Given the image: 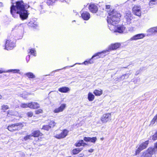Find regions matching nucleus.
Wrapping results in <instances>:
<instances>
[{
    "label": "nucleus",
    "instance_id": "11",
    "mask_svg": "<svg viewBox=\"0 0 157 157\" xmlns=\"http://www.w3.org/2000/svg\"><path fill=\"white\" fill-rule=\"evenodd\" d=\"M89 8L92 13H96L98 10V8L97 5L94 4H91L89 5Z\"/></svg>",
    "mask_w": 157,
    "mask_h": 157
},
{
    "label": "nucleus",
    "instance_id": "17",
    "mask_svg": "<svg viewBox=\"0 0 157 157\" xmlns=\"http://www.w3.org/2000/svg\"><path fill=\"white\" fill-rule=\"evenodd\" d=\"M125 28L124 25H121L118 26L114 32H118L119 33H123L125 30Z\"/></svg>",
    "mask_w": 157,
    "mask_h": 157
},
{
    "label": "nucleus",
    "instance_id": "12",
    "mask_svg": "<svg viewBox=\"0 0 157 157\" xmlns=\"http://www.w3.org/2000/svg\"><path fill=\"white\" fill-rule=\"evenodd\" d=\"M144 34L143 33H140L136 35L131 38L130 40H137L141 39L143 38L144 37Z\"/></svg>",
    "mask_w": 157,
    "mask_h": 157
},
{
    "label": "nucleus",
    "instance_id": "27",
    "mask_svg": "<svg viewBox=\"0 0 157 157\" xmlns=\"http://www.w3.org/2000/svg\"><path fill=\"white\" fill-rule=\"evenodd\" d=\"M157 121V114L155 116L153 119L151 121L150 123V124L153 125L154 124L155 122Z\"/></svg>",
    "mask_w": 157,
    "mask_h": 157
},
{
    "label": "nucleus",
    "instance_id": "55",
    "mask_svg": "<svg viewBox=\"0 0 157 157\" xmlns=\"http://www.w3.org/2000/svg\"><path fill=\"white\" fill-rule=\"evenodd\" d=\"M1 97V96L0 95V98Z\"/></svg>",
    "mask_w": 157,
    "mask_h": 157
},
{
    "label": "nucleus",
    "instance_id": "31",
    "mask_svg": "<svg viewBox=\"0 0 157 157\" xmlns=\"http://www.w3.org/2000/svg\"><path fill=\"white\" fill-rule=\"evenodd\" d=\"M51 128L50 126L49 125H44L42 128V129L45 130H46L48 131Z\"/></svg>",
    "mask_w": 157,
    "mask_h": 157
},
{
    "label": "nucleus",
    "instance_id": "1",
    "mask_svg": "<svg viewBox=\"0 0 157 157\" xmlns=\"http://www.w3.org/2000/svg\"><path fill=\"white\" fill-rule=\"evenodd\" d=\"M16 4L12 5L10 7V12L13 17L16 18L18 14L22 20L27 19L29 13L27 9L29 7V6L25 4L22 1L16 2Z\"/></svg>",
    "mask_w": 157,
    "mask_h": 157
},
{
    "label": "nucleus",
    "instance_id": "6",
    "mask_svg": "<svg viewBox=\"0 0 157 157\" xmlns=\"http://www.w3.org/2000/svg\"><path fill=\"white\" fill-rule=\"evenodd\" d=\"M111 120V113H106L103 115L101 117V120L103 123H106Z\"/></svg>",
    "mask_w": 157,
    "mask_h": 157
},
{
    "label": "nucleus",
    "instance_id": "13",
    "mask_svg": "<svg viewBox=\"0 0 157 157\" xmlns=\"http://www.w3.org/2000/svg\"><path fill=\"white\" fill-rule=\"evenodd\" d=\"M124 18L127 22L128 23H130L132 19V14L129 12H127L126 13Z\"/></svg>",
    "mask_w": 157,
    "mask_h": 157
},
{
    "label": "nucleus",
    "instance_id": "46",
    "mask_svg": "<svg viewBox=\"0 0 157 157\" xmlns=\"http://www.w3.org/2000/svg\"><path fill=\"white\" fill-rule=\"evenodd\" d=\"M139 73V71H137L136 72V74H135V75H137Z\"/></svg>",
    "mask_w": 157,
    "mask_h": 157
},
{
    "label": "nucleus",
    "instance_id": "35",
    "mask_svg": "<svg viewBox=\"0 0 157 157\" xmlns=\"http://www.w3.org/2000/svg\"><path fill=\"white\" fill-rule=\"evenodd\" d=\"M33 136L31 135H27L24 137V139L26 141L29 139H31V138Z\"/></svg>",
    "mask_w": 157,
    "mask_h": 157
},
{
    "label": "nucleus",
    "instance_id": "49",
    "mask_svg": "<svg viewBox=\"0 0 157 157\" xmlns=\"http://www.w3.org/2000/svg\"><path fill=\"white\" fill-rule=\"evenodd\" d=\"M42 6H42V5H40V7L41 8V9H43V8Z\"/></svg>",
    "mask_w": 157,
    "mask_h": 157
},
{
    "label": "nucleus",
    "instance_id": "53",
    "mask_svg": "<svg viewBox=\"0 0 157 157\" xmlns=\"http://www.w3.org/2000/svg\"><path fill=\"white\" fill-rule=\"evenodd\" d=\"M2 3L0 2V6H1L2 5Z\"/></svg>",
    "mask_w": 157,
    "mask_h": 157
},
{
    "label": "nucleus",
    "instance_id": "8",
    "mask_svg": "<svg viewBox=\"0 0 157 157\" xmlns=\"http://www.w3.org/2000/svg\"><path fill=\"white\" fill-rule=\"evenodd\" d=\"M140 7V6L135 5L132 8V10L133 13L138 16H140L141 15Z\"/></svg>",
    "mask_w": 157,
    "mask_h": 157
},
{
    "label": "nucleus",
    "instance_id": "54",
    "mask_svg": "<svg viewBox=\"0 0 157 157\" xmlns=\"http://www.w3.org/2000/svg\"><path fill=\"white\" fill-rule=\"evenodd\" d=\"M10 111H9L8 112V114L9 113H10Z\"/></svg>",
    "mask_w": 157,
    "mask_h": 157
},
{
    "label": "nucleus",
    "instance_id": "52",
    "mask_svg": "<svg viewBox=\"0 0 157 157\" xmlns=\"http://www.w3.org/2000/svg\"><path fill=\"white\" fill-rule=\"evenodd\" d=\"M125 78H127L128 77H127V75H125Z\"/></svg>",
    "mask_w": 157,
    "mask_h": 157
},
{
    "label": "nucleus",
    "instance_id": "21",
    "mask_svg": "<svg viewBox=\"0 0 157 157\" xmlns=\"http://www.w3.org/2000/svg\"><path fill=\"white\" fill-rule=\"evenodd\" d=\"M33 136L37 137H38L39 136H42V134L39 131L36 130L35 131H33L32 132Z\"/></svg>",
    "mask_w": 157,
    "mask_h": 157
},
{
    "label": "nucleus",
    "instance_id": "24",
    "mask_svg": "<svg viewBox=\"0 0 157 157\" xmlns=\"http://www.w3.org/2000/svg\"><path fill=\"white\" fill-rule=\"evenodd\" d=\"M94 93L96 96H100L102 93V91L100 90H95L94 92Z\"/></svg>",
    "mask_w": 157,
    "mask_h": 157
},
{
    "label": "nucleus",
    "instance_id": "29",
    "mask_svg": "<svg viewBox=\"0 0 157 157\" xmlns=\"http://www.w3.org/2000/svg\"><path fill=\"white\" fill-rule=\"evenodd\" d=\"M56 124V123L53 121H51L49 122V125L51 128L54 127Z\"/></svg>",
    "mask_w": 157,
    "mask_h": 157
},
{
    "label": "nucleus",
    "instance_id": "10",
    "mask_svg": "<svg viewBox=\"0 0 157 157\" xmlns=\"http://www.w3.org/2000/svg\"><path fill=\"white\" fill-rule=\"evenodd\" d=\"M149 141L148 140H147L144 143H143L141 144L139 147L138 148L137 150H136V152L139 153L140 152L141 150L147 147L149 144Z\"/></svg>",
    "mask_w": 157,
    "mask_h": 157
},
{
    "label": "nucleus",
    "instance_id": "5",
    "mask_svg": "<svg viewBox=\"0 0 157 157\" xmlns=\"http://www.w3.org/2000/svg\"><path fill=\"white\" fill-rule=\"evenodd\" d=\"M24 126L23 124L21 123H16L13 124L9 125L7 128L8 130L11 131L19 130L21 129Z\"/></svg>",
    "mask_w": 157,
    "mask_h": 157
},
{
    "label": "nucleus",
    "instance_id": "47",
    "mask_svg": "<svg viewBox=\"0 0 157 157\" xmlns=\"http://www.w3.org/2000/svg\"><path fill=\"white\" fill-rule=\"evenodd\" d=\"M4 72V71H2V70H0V74Z\"/></svg>",
    "mask_w": 157,
    "mask_h": 157
},
{
    "label": "nucleus",
    "instance_id": "7",
    "mask_svg": "<svg viewBox=\"0 0 157 157\" xmlns=\"http://www.w3.org/2000/svg\"><path fill=\"white\" fill-rule=\"evenodd\" d=\"M156 151L153 147H150L144 154L143 156L144 157H149L153 154Z\"/></svg>",
    "mask_w": 157,
    "mask_h": 157
},
{
    "label": "nucleus",
    "instance_id": "45",
    "mask_svg": "<svg viewBox=\"0 0 157 157\" xmlns=\"http://www.w3.org/2000/svg\"><path fill=\"white\" fill-rule=\"evenodd\" d=\"M88 100L90 101H93L94 99H88Z\"/></svg>",
    "mask_w": 157,
    "mask_h": 157
},
{
    "label": "nucleus",
    "instance_id": "56",
    "mask_svg": "<svg viewBox=\"0 0 157 157\" xmlns=\"http://www.w3.org/2000/svg\"><path fill=\"white\" fill-rule=\"evenodd\" d=\"M56 70V71H58V70Z\"/></svg>",
    "mask_w": 157,
    "mask_h": 157
},
{
    "label": "nucleus",
    "instance_id": "38",
    "mask_svg": "<svg viewBox=\"0 0 157 157\" xmlns=\"http://www.w3.org/2000/svg\"><path fill=\"white\" fill-rule=\"evenodd\" d=\"M42 112L43 110L41 109H39L35 111V113L36 114H39L40 113H42Z\"/></svg>",
    "mask_w": 157,
    "mask_h": 157
},
{
    "label": "nucleus",
    "instance_id": "42",
    "mask_svg": "<svg viewBox=\"0 0 157 157\" xmlns=\"http://www.w3.org/2000/svg\"><path fill=\"white\" fill-rule=\"evenodd\" d=\"M111 6L110 5H106V9H109L110 8Z\"/></svg>",
    "mask_w": 157,
    "mask_h": 157
},
{
    "label": "nucleus",
    "instance_id": "28",
    "mask_svg": "<svg viewBox=\"0 0 157 157\" xmlns=\"http://www.w3.org/2000/svg\"><path fill=\"white\" fill-rule=\"evenodd\" d=\"M46 2L48 5H52L56 1V0H46Z\"/></svg>",
    "mask_w": 157,
    "mask_h": 157
},
{
    "label": "nucleus",
    "instance_id": "23",
    "mask_svg": "<svg viewBox=\"0 0 157 157\" xmlns=\"http://www.w3.org/2000/svg\"><path fill=\"white\" fill-rule=\"evenodd\" d=\"M86 145V144L84 143L83 140H80L78 143L76 144V146L77 147H80L81 146H84Z\"/></svg>",
    "mask_w": 157,
    "mask_h": 157
},
{
    "label": "nucleus",
    "instance_id": "26",
    "mask_svg": "<svg viewBox=\"0 0 157 157\" xmlns=\"http://www.w3.org/2000/svg\"><path fill=\"white\" fill-rule=\"evenodd\" d=\"M157 121V114L155 116L153 119L151 121L150 123V124L153 125L154 124L155 122Z\"/></svg>",
    "mask_w": 157,
    "mask_h": 157
},
{
    "label": "nucleus",
    "instance_id": "43",
    "mask_svg": "<svg viewBox=\"0 0 157 157\" xmlns=\"http://www.w3.org/2000/svg\"><path fill=\"white\" fill-rule=\"evenodd\" d=\"M94 149H90L88 150V151L90 152H92L94 151Z\"/></svg>",
    "mask_w": 157,
    "mask_h": 157
},
{
    "label": "nucleus",
    "instance_id": "50",
    "mask_svg": "<svg viewBox=\"0 0 157 157\" xmlns=\"http://www.w3.org/2000/svg\"><path fill=\"white\" fill-rule=\"evenodd\" d=\"M59 1H61V2H63L64 0H59Z\"/></svg>",
    "mask_w": 157,
    "mask_h": 157
},
{
    "label": "nucleus",
    "instance_id": "30",
    "mask_svg": "<svg viewBox=\"0 0 157 157\" xmlns=\"http://www.w3.org/2000/svg\"><path fill=\"white\" fill-rule=\"evenodd\" d=\"M19 70L18 69H11L8 70L6 72H12L13 73H17L19 71Z\"/></svg>",
    "mask_w": 157,
    "mask_h": 157
},
{
    "label": "nucleus",
    "instance_id": "15",
    "mask_svg": "<svg viewBox=\"0 0 157 157\" xmlns=\"http://www.w3.org/2000/svg\"><path fill=\"white\" fill-rule=\"evenodd\" d=\"M29 108L34 109H37L40 107L39 105L35 102L29 103Z\"/></svg>",
    "mask_w": 157,
    "mask_h": 157
},
{
    "label": "nucleus",
    "instance_id": "22",
    "mask_svg": "<svg viewBox=\"0 0 157 157\" xmlns=\"http://www.w3.org/2000/svg\"><path fill=\"white\" fill-rule=\"evenodd\" d=\"M83 149V147L77 148L74 149L72 151V153L74 154H76L81 151Z\"/></svg>",
    "mask_w": 157,
    "mask_h": 157
},
{
    "label": "nucleus",
    "instance_id": "9",
    "mask_svg": "<svg viewBox=\"0 0 157 157\" xmlns=\"http://www.w3.org/2000/svg\"><path fill=\"white\" fill-rule=\"evenodd\" d=\"M15 44L14 43L9 40H7L6 43L5 49L7 50L12 49L15 46Z\"/></svg>",
    "mask_w": 157,
    "mask_h": 157
},
{
    "label": "nucleus",
    "instance_id": "37",
    "mask_svg": "<svg viewBox=\"0 0 157 157\" xmlns=\"http://www.w3.org/2000/svg\"><path fill=\"white\" fill-rule=\"evenodd\" d=\"M152 139L154 140H157V132L153 136Z\"/></svg>",
    "mask_w": 157,
    "mask_h": 157
},
{
    "label": "nucleus",
    "instance_id": "33",
    "mask_svg": "<svg viewBox=\"0 0 157 157\" xmlns=\"http://www.w3.org/2000/svg\"><path fill=\"white\" fill-rule=\"evenodd\" d=\"M130 74L126 73L124 75H122L120 77V78L122 80H123L125 78V75H127V77H128Z\"/></svg>",
    "mask_w": 157,
    "mask_h": 157
},
{
    "label": "nucleus",
    "instance_id": "14",
    "mask_svg": "<svg viewBox=\"0 0 157 157\" xmlns=\"http://www.w3.org/2000/svg\"><path fill=\"white\" fill-rule=\"evenodd\" d=\"M66 107V104H63L61 105L59 107L55 109L54 112L55 113H58L60 112H62Z\"/></svg>",
    "mask_w": 157,
    "mask_h": 157
},
{
    "label": "nucleus",
    "instance_id": "16",
    "mask_svg": "<svg viewBox=\"0 0 157 157\" xmlns=\"http://www.w3.org/2000/svg\"><path fill=\"white\" fill-rule=\"evenodd\" d=\"M83 140L84 141L86 142H91L93 143H95L97 139L96 137H93L91 138L90 137H84Z\"/></svg>",
    "mask_w": 157,
    "mask_h": 157
},
{
    "label": "nucleus",
    "instance_id": "32",
    "mask_svg": "<svg viewBox=\"0 0 157 157\" xmlns=\"http://www.w3.org/2000/svg\"><path fill=\"white\" fill-rule=\"evenodd\" d=\"M20 106L23 108L29 107V103L22 104Z\"/></svg>",
    "mask_w": 157,
    "mask_h": 157
},
{
    "label": "nucleus",
    "instance_id": "40",
    "mask_svg": "<svg viewBox=\"0 0 157 157\" xmlns=\"http://www.w3.org/2000/svg\"><path fill=\"white\" fill-rule=\"evenodd\" d=\"M33 115V113L32 112H28L27 113V115L29 117H32Z\"/></svg>",
    "mask_w": 157,
    "mask_h": 157
},
{
    "label": "nucleus",
    "instance_id": "25",
    "mask_svg": "<svg viewBox=\"0 0 157 157\" xmlns=\"http://www.w3.org/2000/svg\"><path fill=\"white\" fill-rule=\"evenodd\" d=\"M25 75L29 78H35V76L31 72H29L27 73Z\"/></svg>",
    "mask_w": 157,
    "mask_h": 157
},
{
    "label": "nucleus",
    "instance_id": "39",
    "mask_svg": "<svg viewBox=\"0 0 157 157\" xmlns=\"http://www.w3.org/2000/svg\"><path fill=\"white\" fill-rule=\"evenodd\" d=\"M35 51L33 49H31L30 50L29 52L31 54L34 56H35Z\"/></svg>",
    "mask_w": 157,
    "mask_h": 157
},
{
    "label": "nucleus",
    "instance_id": "57",
    "mask_svg": "<svg viewBox=\"0 0 157 157\" xmlns=\"http://www.w3.org/2000/svg\"><path fill=\"white\" fill-rule=\"evenodd\" d=\"M134 1H135V0H133Z\"/></svg>",
    "mask_w": 157,
    "mask_h": 157
},
{
    "label": "nucleus",
    "instance_id": "58",
    "mask_svg": "<svg viewBox=\"0 0 157 157\" xmlns=\"http://www.w3.org/2000/svg\"><path fill=\"white\" fill-rule=\"evenodd\" d=\"M56 1H57V0H56Z\"/></svg>",
    "mask_w": 157,
    "mask_h": 157
},
{
    "label": "nucleus",
    "instance_id": "48",
    "mask_svg": "<svg viewBox=\"0 0 157 157\" xmlns=\"http://www.w3.org/2000/svg\"><path fill=\"white\" fill-rule=\"evenodd\" d=\"M73 12H74L75 13H76V15L77 14V12H76L75 10H73Z\"/></svg>",
    "mask_w": 157,
    "mask_h": 157
},
{
    "label": "nucleus",
    "instance_id": "36",
    "mask_svg": "<svg viewBox=\"0 0 157 157\" xmlns=\"http://www.w3.org/2000/svg\"><path fill=\"white\" fill-rule=\"evenodd\" d=\"M94 95L91 93H89L88 94V98H94Z\"/></svg>",
    "mask_w": 157,
    "mask_h": 157
},
{
    "label": "nucleus",
    "instance_id": "2",
    "mask_svg": "<svg viewBox=\"0 0 157 157\" xmlns=\"http://www.w3.org/2000/svg\"><path fill=\"white\" fill-rule=\"evenodd\" d=\"M121 45V44L119 43H116L113 44H111L109 47L108 50L103 51L102 52H99L96 53L88 61L86 60L84 62V64L86 65L88 64H91L94 62L92 59L95 57H97L96 59L100 58H103L105 56V53L108 52L110 50H115L119 48Z\"/></svg>",
    "mask_w": 157,
    "mask_h": 157
},
{
    "label": "nucleus",
    "instance_id": "20",
    "mask_svg": "<svg viewBox=\"0 0 157 157\" xmlns=\"http://www.w3.org/2000/svg\"><path fill=\"white\" fill-rule=\"evenodd\" d=\"M70 90V89L67 87H62L58 89V90L62 93H67Z\"/></svg>",
    "mask_w": 157,
    "mask_h": 157
},
{
    "label": "nucleus",
    "instance_id": "19",
    "mask_svg": "<svg viewBox=\"0 0 157 157\" xmlns=\"http://www.w3.org/2000/svg\"><path fill=\"white\" fill-rule=\"evenodd\" d=\"M147 32L151 33L153 34H156L157 33V27H152L148 29Z\"/></svg>",
    "mask_w": 157,
    "mask_h": 157
},
{
    "label": "nucleus",
    "instance_id": "44",
    "mask_svg": "<svg viewBox=\"0 0 157 157\" xmlns=\"http://www.w3.org/2000/svg\"><path fill=\"white\" fill-rule=\"evenodd\" d=\"M150 1L156 2L157 3V0H151Z\"/></svg>",
    "mask_w": 157,
    "mask_h": 157
},
{
    "label": "nucleus",
    "instance_id": "18",
    "mask_svg": "<svg viewBox=\"0 0 157 157\" xmlns=\"http://www.w3.org/2000/svg\"><path fill=\"white\" fill-rule=\"evenodd\" d=\"M81 16L82 18L85 20H87L90 18V14L87 12L83 13Z\"/></svg>",
    "mask_w": 157,
    "mask_h": 157
},
{
    "label": "nucleus",
    "instance_id": "3",
    "mask_svg": "<svg viewBox=\"0 0 157 157\" xmlns=\"http://www.w3.org/2000/svg\"><path fill=\"white\" fill-rule=\"evenodd\" d=\"M109 14V17H108L107 20L108 24L114 26L118 23L121 16L120 13L113 10L110 11Z\"/></svg>",
    "mask_w": 157,
    "mask_h": 157
},
{
    "label": "nucleus",
    "instance_id": "4",
    "mask_svg": "<svg viewBox=\"0 0 157 157\" xmlns=\"http://www.w3.org/2000/svg\"><path fill=\"white\" fill-rule=\"evenodd\" d=\"M68 132L69 131L66 129L63 130L60 132L56 131L54 132V136L57 139H62L65 138L67 135Z\"/></svg>",
    "mask_w": 157,
    "mask_h": 157
},
{
    "label": "nucleus",
    "instance_id": "41",
    "mask_svg": "<svg viewBox=\"0 0 157 157\" xmlns=\"http://www.w3.org/2000/svg\"><path fill=\"white\" fill-rule=\"evenodd\" d=\"M153 148L155 149L156 151H157V142L155 144L154 147Z\"/></svg>",
    "mask_w": 157,
    "mask_h": 157
},
{
    "label": "nucleus",
    "instance_id": "34",
    "mask_svg": "<svg viewBox=\"0 0 157 157\" xmlns=\"http://www.w3.org/2000/svg\"><path fill=\"white\" fill-rule=\"evenodd\" d=\"M9 108V107L7 105H3L2 106L1 109L5 112V110Z\"/></svg>",
    "mask_w": 157,
    "mask_h": 157
},
{
    "label": "nucleus",
    "instance_id": "51",
    "mask_svg": "<svg viewBox=\"0 0 157 157\" xmlns=\"http://www.w3.org/2000/svg\"><path fill=\"white\" fill-rule=\"evenodd\" d=\"M76 63H75V64L74 65H72V66H70V67H73V66H74L75 64H76Z\"/></svg>",
    "mask_w": 157,
    "mask_h": 157
}]
</instances>
